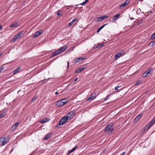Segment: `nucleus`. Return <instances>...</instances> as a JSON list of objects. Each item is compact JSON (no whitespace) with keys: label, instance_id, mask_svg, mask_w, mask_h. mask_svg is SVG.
Listing matches in <instances>:
<instances>
[{"label":"nucleus","instance_id":"nucleus-1","mask_svg":"<svg viewBox=\"0 0 155 155\" xmlns=\"http://www.w3.org/2000/svg\"><path fill=\"white\" fill-rule=\"evenodd\" d=\"M68 48V47L67 45H64L62 47H61L60 48V49L52 53V55L51 56V57L52 58L55 56L57 55L62 53V52L67 49Z\"/></svg>","mask_w":155,"mask_h":155},{"label":"nucleus","instance_id":"nucleus-43","mask_svg":"<svg viewBox=\"0 0 155 155\" xmlns=\"http://www.w3.org/2000/svg\"><path fill=\"white\" fill-rule=\"evenodd\" d=\"M108 24V23H106L105 24H104L102 26H101V27H102V28H103L105 26V25H107Z\"/></svg>","mask_w":155,"mask_h":155},{"label":"nucleus","instance_id":"nucleus-25","mask_svg":"<svg viewBox=\"0 0 155 155\" xmlns=\"http://www.w3.org/2000/svg\"><path fill=\"white\" fill-rule=\"evenodd\" d=\"M48 121L47 119H45L44 120H41L40 121V123L41 124L45 123Z\"/></svg>","mask_w":155,"mask_h":155},{"label":"nucleus","instance_id":"nucleus-50","mask_svg":"<svg viewBox=\"0 0 155 155\" xmlns=\"http://www.w3.org/2000/svg\"><path fill=\"white\" fill-rule=\"evenodd\" d=\"M125 153V152H123L121 154L119 155H124Z\"/></svg>","mask_w":155,"mask_h":155},{"label":"nucleus","instance_id":"nucleus-36","mask_svg":"<svg viewBox=\"0 0 155 155\" xmlns=\"http://www.w3.org/2000/svg\"><path fill=\"white\" fill-rule=\"evenodd\" d=\"M78 58L79 59V61L82 60H84L86 59V58L84 57H79Z\"/></svg>","mask_w":155,"mask_h":155},{"label":"nucleus","instance_id":"nucleus-2","mask_svg":"<svg viewBox=\"0 0 155 155\" xmlns=\"http://www.w3.org/2000/svg\"><path fill=\"white\" fill-rule=\"evenodd\" d=\"M9 139V137L8 136L5 137L0 138V146L4 145L6 143L8 142L7 139Z\"/></svg>","mask_w":155,"mask_h":155},{"label":"nucleus","instance_id":"nucleus-7","mask_svg":"<svg viewBox=\"0 0 155 155\" xmlns=\"http://www.w3.org/2000/svg\"><path fill=\"white\" fill-rule=\"evenodd\" d=\"M129 3V1L128 0H126L123 4H121L119 7V8L120 9H122L124 7L127 5Z\"/></svg>","mask_w":155,"mask_h":155},{"label":"nucleus","instance_id":"nucleus-8","mask_svg":"<svg viewBox=\"0 0 155 155\" xmlns=\"http://www.w3.org/2000/svg\"><path fill=\"white\" fill-rule=\"evenodd\" d=\"M20 25L19 22L15 21L13 22L12 24L10 25V28H16L18 27Z\"/></svg>","mask_w":155,"mask_h":155},{"label":"nucleus","instance_id":"nucleus-54","mask_svg":"<svg viewBox=\"0 0 155 155\" xmlns=\"http://www.w3.org/2000/svg\"><path fill=\"white\" fill-rule=\"evenodd\" d=\"M88 1V0H86L84 2H85V3H86Z\"/></svg>","mask_w":155,"mask_h":155},{"label":"nucleus","instance_id":"nucleus-6","mask_svg":"<svg viewBox=\"0 0 155 155\" xmlns=\"http://www.w3.org/2000/svg\"><path fill=\"white\" fill-rule=\"evenodd\" d=\"M96 95V93L95 92H93L92 93L90 96V97L87 98V101H89L95 99L97 97Z\"/></svg>","mask_w":155,"mask_h":155},{"label":"nucleus","instance_id":"nucleus-18","mask_svg":"<svg viewBox=\"0 0 155 155\" xmlns=\"http://www.w3.org/2000/svg\"><path fill=\"white\" fill-rule=\"evenodd\" d=\"M7 114V113L5 111H3L0 114V118L3 117Z\"/></svg>","mask_w":155,"mask_h":155},{"label":"nucleus","instance_id":"nucleus-46","mask_svg":"<svg viewBox=\"0 0 155 155\" xmlns=\"http://www.w3.org/2000/svg\"><path fill=\"white\" fill-rule=\"evenodd\" d=\"M103 17L104 19L105 18H107L108 17V16L106 15H103Z\"/></svg>","mask_w":155,"mask_h":155},{"label":"nucleus","instance_id":"nucleus-33","mask_svg":"<svg viewBox=\"0 0 155 155\" xmlns=\"http://www.w3.org/2000/svg\"><path fill=\"white\" fill-rule=\"evenodd\" d=\"M147 124L148 125L150 126V127H151L152 126H153V125L154 124L151 121L148 123Z\"/></svg>","mask_w":155,"mask_h":155},{"label":"nucleus","instance_id":"nucleus-40","mask_svg":"<svg viewBox=\"0 0 155 155\" xmlns=\"http://www.w3.org/2000/svg\"><path fill=\"white\" fill-rule=\"evenodd\" d=\"M102 29V27H101L99 28L97 31V33L99 32Z\"/></svg>","mask_w":155,"mask_h":155},{"label":"nucleus","instance_id":"nucleus-57","mask_svg":"<svg viewBox=\"0 0 155 155\" xmlns=\"http://www.w3.org/2000/svg\"><path fill=\"white\" fill-rule=\"evenodd\" d=\"M2 54L1 53L0 54V56H1L2 55Z\"/></svg>","mask_w":155,"mask_h":155},{"label":"nucleus","instance_id":"nucleus-3","mask_svg":"<svg viewBox=\"0 0 155 155\" xmlns=\"http://www.w3.org/2000/svg\"><path fill=\"white\" fill-rule=\"evenodd\" d=\"M68 117L64 116L61 119L57 125V126L61 125L64 124L68 119Z\"/></svg>","mask_w":155,"mask_h":155},{"label":"nucleus","instance_id":"nucleus-23","mask_svg":"<svg viewBox=\"0 0 155 155\" xmlns=\"http://www.w3.org/2000/svg\"><path fill=\"white\" fill-rule=\"evenodd\" d=\"M17 38L16 37V36H15L13 38H12V40L11 41V42H15L17 39Z\"/></svg>","mask_w":155,"mask_h":155},{"label":"nucleus","instance_id":"nucleus-34","mask_svg":"<svg viewBox=\"0 0 155 155\" xmlns=\"http://www.w3.org/2000/svg\"><path fill=\"white\" fill-rule=\"evenodd\" d=\"M147 72H146L145 71L143 74L142 77L143 78H145L147 76Z\"/></svg>","mask_w":155,"mask_h":155},{"label":"nucleus","instance_id":"nucleus-41","mask_svg":"<svg viewBox=\"0 0 155 155\" xmlns=\"http://www.w3.org/2000/svg\"><path fill=\"white\" fill-rule=\"evenodd\" d=\"M110 96V95H108L107 96L105 97L104 98V99L105 101L107 100L109 98V97Z\"/></svg>","mask_w":155,"mask_h":155},{"label":"nucleus","instance_id":"nucleus-21","mask_svg":"<svg viewBox=\"0 0 155 155\" xmlns=\"http://www.w3.org/2000/svg\"><path fill=\"white\" fill-rule=\"evenodd\" d=\"M20 69V68L18 67L16 69H15V70L14 71L13 74H15L17 73H18L20 71L19 69Z\"/></svg>","mask_w":155,"mask_h":155},{"label":"nucleus","instance_id":"nucleus-55","mask_svg":"<svg viewBox=\"0 0 155 155\" xmlns=\"http://www.w3.org/2000/svg\"><path fill=\"white\" fill-rule=\"evenodd\" d=\"M134 19V18H131L130 19H131V20H132V19Z\"/></svg>","mask_w":155,"mask_h":155},{"label":"nucleus","instance_id":"nucleus-47","mask_svg":"<svg viewBox=\"0 0 155 155\" xmlns=\"http://www.w3.org/2000/svg\"><path fill=\"white\" fill-rule=\"evenodd\" d=\"M3 28V27L2 25L0 24V30H2Z\"/></svg>","mask_w":155,"mask_h":155},{"label":"nucleus","instance_id":"nucleus-39","mask_svg":"<svg viewBox=\"0 0 155 155\" xmlns=\"http://www.w3.org/2000/svg\"><path fill=\"white\" fill-rule=\"evenodd\" d=\"M141 83V81H137L136 83H135V85H137Z\"/></svg>","mask_w":155,"mask_h":155},{"label":"nucleus","instance_id":"nucleus-45","mask_svg":"<svg viewBox=\"0 0 155 155\" xmlns=\"http://www.w3.org/2000/svg\"><path fill=\"white\" fill-rule=\"evenodd\" d=\"M47 81H45V80H43L41 81L42 83H45Z\"/></svg>","mask_w":155,"mask_h":155},{"label":"nucleus","instance_id":"nucleus-49","mask_svg":"<svg viewBox=\"0 0 155 155\" xmlns=\"http://www.w3.org/2000/svg\"><path fill=\"white\" fill-rule=\"evenodd\" d=\"M67 67H68V68L69 66V62L68 61L67 62Z\"/></svg>","mask_w":155,"mask_h":155},{"label":"nucleus","instance_id":"nucleus-38","mask_svg":"<svg viewBox=\"0 0 155 155\" xmlns=\"http://www.w3.org/2000/svg\"><path fill=\"white\" fill-rule=\"evenodd\" d=\"M151 122H152L153 124H155V117H154L151 120Z\"/></svg>","mask_w":155,"mask_h":155},{"label":"nucleus","instance_id":"nucleus-5","mask_svg":"<svg viewBox=\"0 0 155 155\" xmlns=\"http://www.w3.org/2000/svg\"><path fill=\"white\" fill-rule=\"evenodd\" d=\"M43 30L42 29H40L35 33L34 35H33V38H35L38 37L40 35L42 34L43 32Z\"/></svg>","mask_w":155,"mask_h":155},{"label":"nucleus","instance_id":"nucleus-4","mask_svg":"<svg viewBox=\"0 0 155 155\" xmlns=\"http://www.w3.org/2000/svg\"><path fill=\"white\" fill-rule=\"evenodd\" d=\"M125 53L124 52V50H122L120 51L119 52L117 53L115 55V59L117 60L120 57L125 55Z\"/></svg>","mask_w":155,"mask_h":155},{"label":"nucleus","instance_id":"nucleus-56","mask_svg":"<svg viewBox=\"0 0 155 155\" xmlns=\"http://www.w3.org/2000/svg\"><path fill=\"white\" fill-rule=\"evenodd\" d=\"M138 0L140 1H142L143 0Z\"/></svg>","mask_w":155,"mask_h":155},{"label":"nucleus","instance_id":"nucleus-10","mask_svg":"<svg viewBox=\"0 0 155 155\" xmlns=\"http://www.w3.org/2000/svg\"><path fill=\"white\" fill-rule=\"evenodd\" d=\"M75 113L74 111H71L68 113V115L67 117H68V118L71 119L73 118L74 117Z\"/></svg>","mask_w":155,"mask_h":155},{"label":"nucleus","instance_id":"nucleus-53","mask_svg":"<svg viewBox=\"0 0 155 155\" xmlns=\"http://www.w3.org/2000/svg\"><path fill=\"white\" fill-rule=\"evenodd\" d=\"M58 94V92L57 91V92H55V94L56 95H57V94Z\"/></svg>","mask_w":155,"mask_h":155},{"label":"nucleus","instance_id":"nucleus-37","mask_svg":"<svg viewBox=\"0 0 155 155\" xmlns=\"http://www.w3.org/2000/svg\"><path fill=\"white\" fill-rule=\"evenodd\" d=\"M62 13V12L59 10L57 12V15L58 16H59L60 15V13Z\"/></svg>","mask_w":155,"mask_h":155},{"label":"nucleus","instance_id":"nucleus-24","mask_svg":"<svg viewBox=\"0 0 155 155\" xmlns=\"http://www.w3.org/2000/svg\"><path fill=\"white\" fill-rule=\"evenodd\" d=\"M73 50V48H70L69 49H68V50H67L66 52H65V54H69V52L70 51H72Z\"/></svg>","mask_w":155,"mask_h":155},{"label":"nucleus","instance_id":"nucleus-15","mask_svg":"<svg viewBox=\"0 0 155 155\" xmlns=\"http://www.w3.org/2000/svg\"><path fill=\"white\" fill-rule=\"evenodd\" d=\"M64 105L63 104V103L61 101V100H60L57 101L56 102V105L58 107H61Z\"/></svg>","mask_w":155,"mask_h":155},{"label":"nucleus","instance_id":"nucleus-16","mask_svg":"<svg viewBox=\"0 0 155 155\" xmlns=\"http://www.w3.org/2000/svg\"><path fill=\"white\" fill-rule=\"evenodd\" d=\"M85 68L84 67H81L77 69L75 71V73H79L85 69Z\"/></svg>","mask_w":155,"mask_h":155},{"label":"nucleus","instance_id":"nucleus-42","mask_svg":"<svg viewBox=\"0 0 155 155\" xmlns=\"http://www.w3.org/2000/svg\"><path fill=\"white\" fill-rule=\"evenodd\" d=\"M120 87L119 86H117L115 88V90H116V91H117L118 90V89Z\"/></svg>","mask_w":155,"mask_h":155},{"label":"nucleus","instance_id":"nucleus-27","mask_svg":"<svg viewBox=\"0 0 155 155\" xmlns=\"http://www.w3.org/2000/svg\"><path fill=\"white\" fill-rule=\"evenodd\" d=\"M79 61V59L78 58H75L74 59V60L73 61V62L74 63H77V62H78Z\"/></svg>","mask_w":155,"mask_h":155},{"label":"nucleus","instance_id":"nucleus-19","mask_svg":"<svg viewBox=\"0 0 155 155\" xmlns=\"http://www.w3.org/2000/svg\"><path fill=\"white\" fill-rule=\"evenodd\" d=\"M77 20L76 18H75L71 22L68 23V26L69 27H70L71 26L72 24H73Z\"/></svg>","mask_w":155,"mask_h":155},{"label":"nucleus","instance_id":"nucleus-44","mask_svg":"<svg viewBox=\"0 0 155 155\" xmlns=\"http://www.w3.org/2000/svg\"><path fill=\"white\" fill-rule=\"evenodd\" d=\"M4 68H5L3 67H2L0 68V73H1V71L4 69Z\"/></svg>","mask_w":155,"mask_h":155},{"label":"nucleus","instance_id":"nucleus-32","mask_svg":"<svg viewBox=\"0 0 155 155\" xmlns=\"http://www.w3.org/2000/svg\"><path fill=\"white\" fill-rule=\"evenodd\" d=\"M114 129V128H112V129H111L110 130H109V131L107 132V134H111L112 133Z\"/></svg>","mask_w":155,"mask_h":155},{"label":"nucleus","instance_id":"nucleus-35","mask_svg":"<svg viewBox=\"0 0 155 155\" xmlns=\"http://www.w3.org/2000/svg\"><path fill=\"white\" fill-rule=\"evenodd\" d=\"M155 39V32L153 34V35L151 37V39Z\"/></svg>","mask_w":155,"mask_h":155},{"label":"nucleus","instance_id":"nucleus-14","mask_svg":"<svg viewBox=\"0 0 155 155\" xmlns=\"http://www.w3.org/2000/svg\"><path fill=\"white\" fill-rule=\"evenodd\" d=\"M120 15V14L116 15L112 18V20L113 22L116 21L117 20L118 17Z\"/></svg>","mask_w":155,"mask_h":155},{"label":"nucleus","instance_id":"nucleus-51","mask_svg":"<svg viewBox=\"0 0 155 155\" xmlns=\"http://www.w3.org/2000/svg\"><path fill=\"white\" fill-rule=\"evenodd\" d=\"M86 3H85V2H82V3H81V4L82 5H85V4H86Z\"/></svg>","mask_w":155,"mask_h":155},{"label":"nucleus","instance_id":"nucleus-9","mask_svg":"<svg viewBox=\"0 0 155 155\" xmlns=\"http://www.w3.org/2000/svg\"><path fill=\"white\" fill-rule=\"evenodd\" d=\"M113 124L111 123L108 124L105 127V130H104V132H107V131L111 129L112 127H113Z\"/></svg>","mask_w":155,"mask_h":155},{"label":"nucleus","instance_id":"nucleus-30","mask_svg":"<svg viewBox=\"0 0 155 155\" xmlns=\"http://www.w3.org/2000/svg\"><path fill=\"white\" fill-rule=\"evenodd\" d=\"M103 19H104V18L103 17V16H101V17L98 18V20H97V21L98 22L99 21H101Z\"/></svg>","mask_w":155,"mask_h":155},{"label":"nucleus","instance_id":"nucleus-29","mask_svg":"<svg viewBox=\"0 0 155 155\" xmlns=\"http://www.w3.org/2000/svg\"><path fill=\"white\" fill-rule=\"evenodd\" d=\"M61 100L63 103V104L64 105L66 104L67 102V101L64 99H62Z\"/></svg>","mask_w":155,"mask_h":155},{"label":"nucleus","instance_id":"nucleus-13","mask_svg":"<svg viewBox=\"0 0 155 155\" xmlns=\"http://www.w3.org/2000/svg\"><path fill=\"white\" fill-rule=\"evenodd\" d=\"M142 116V114L141 113H140L137 115L134 118V120L135 121L137 122L141 117Z\"/></svg>","mask_w":155,"mask_h":155},{"label":"nucleus","instance_id":"nucleus-20","mask_svg":"<svg viewBox=\"0 0 155 155\" xmlns=\"http://www.w3.org/2000/svg\"><path fill=\"white\" fill-rule=\"evenodd\" d=\"M18 122L15 123L13 124L12 127V129H13V130H14L16 128L17 126L18 125Z\"/></svg>","mask_w":155,"mask_h":155},{"label":"nucleus","instance_id":"nucleus-12","mask_svg":"<svg viewBox=\"0 0 155 155\" xmlns=\"http://www.w3.org/2000/svg\"><path fill=\"white\" fill-rule=\"evenodd\" d=\"M104 44H98L97 45L94 46L93 48L94 49L97 48H98L99 49L101 48L104 46Z\"/></svg>","mask_w":155,"mask_h":155},{"label":"nucleus","instance_id":"nucleus-31","mask_svg":"<svg viewBox=\"0 0 155 155\" xmlns=\"http://www.w3.org/2000/svg\"><path fill=\"white\" fill-rule=\"evenodd\" d=\"M155 45V40L151 41L149 44V45H150L151 46H153V45Z\"/></svg>","mask_w":155,"mask_h":155},{"label":"nucleus","instance_id":"nucleus-52","mask_svg":"<svg viewBox=\"0 0 155 155\" xmlns=\"http://www.w3.org/2000/svg\"><path fill=\"white\" fill-rule=\"evenodd\" d=\"M78 78H76L74 79V81H76L78 80Z\"/></svg>","mask_w":155,"mask_h":155},{"label":"nucleus","instance_id":"nucleus-48","mask_svg":"<svg viewBox=\"0 0 155 155\" xmlns=\"http://www.w3.org/2000/svg\"><path fill=\"white\" fill-rule=\"evenodd\" d=\"M36 99V97H34V98H33V99L32 100V101H31L32 102H33Z\"/></svg>","mask_w":155,"mask_h":155},{"label":"nucleus","instance_id":"nucleus-26","mask_svg":"<svg viewBox=\"0 0 155 155\" xmlns=\"http://www.w3.org/2000/svg\"><path fill=\"white\" fill-rule=\"evenodd\" d=\"M153 69L152 68H149L148 69V71H146V72H147V74H150L151 73V71Z\"/></svg>","mask_w":155,"mask_h":155},{"label":"nucleus","instance_id":"nucleus-28","mask_svg":"<svg viewBox=\"0 0 155 155\" xmlns=\"http://www.w3.org/2000/svg\"><path fill=\"white\" fill-rule=\"evenodd\" d=\"M77 146H75L72 150H71L69 151V153H71L72 152H73L77 148Z\"/></svg>","mask_w":155,"mask_h":155},{"label":"nucleus","instance_id":"nucleus-22","mask_svg":"<svg viewBox=\"0 0 155 155\" xmlns=\"http://www.w3.org/2000/svg\"><path fill=\"white\" fill-rule=\"evenodd\" d=\"M150 127L147 124V125L144 127V131L145 132Z\"/></svg>","mask_w":155,"mask_h":155},{"label":"nucleus","instance_id":"nucleus-17","mask_svg":"<svg viewBox=\"0 0 155 155\" xmlns=\"http://www.w3.org/2000/svg\"><path fill=\"white\" fill-rule=\"evenodd\" d=\"M23 33V31H21L19 32L18 34H16L15 36L17 38H19L21 37V35H22Z\"/></svg>","mask_w":155,"mask_h":155},{"label":"nucleus","instance_id":"nucleus-11","mask_svg":"<svg viewBox=\"0 0 155 155\" xmlns=\"http://www.w3.org/2000/svg\"><path fill=\"white\" fill-rule=\"evenodd\" d=\"M52 136V134L51 133H49L46 135L45 137L43 138L44 140H46L49 139Z\"/></svg>","mask_w":155,"mask_h":155}]
</instances>
